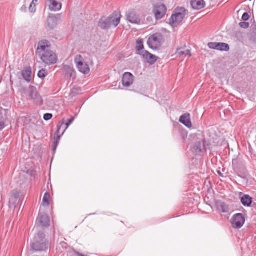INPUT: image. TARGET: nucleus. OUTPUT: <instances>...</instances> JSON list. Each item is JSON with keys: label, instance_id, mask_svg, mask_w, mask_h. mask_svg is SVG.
Instances as JSON below:
<instances>
[{"label": "nucleus", "instance_id": "72a5a7b5", "mask_svg": "<svg viewBox=\"0 0 256 256\" xmlns=\"http://www.w3.org/2000/svg\"><path fill=\"white\" fill-rule=\"evenodd\" d=\"M240 26L242 28H247L249 27L250 26V24L248 22H240Z\"/></svg>", "mask_w": 256, "mask_h": 256}, {"label": "nucleus", "instance_id": "aec40b11", "mask_svg": "<svg viewBox=\"0 0 256 256\" xmlns=\"http://www.w3.org/2000/svg\"><path fill=\"white\" fill-rule=\"evenodd\" d=\"M218 210L222 213H228L230 210L229 207L226 203L219 202L216 203Z\"/></svg>", "mask_w": 256, "mask_h": 256}, {"label": "nucleus", "instance_id": "0eeeda50", "mask_svg": "<svg viewBox=\"0 0 256 256\" xmlns=\"http://www.w3.org/2000/svg\"><path fill=\"white\" fill-rule=\"evenodd\" d=\"M74 62L78 71L84 74H87L90 72L88 64L84 61L83 58L80 55H77L74 58Z\"/></svg>", "mask_w": 256, "mask_h": 256}, {"label": "nucleus", "instance_id": "1a4fd4ad", "mask_svg": "<svg viewBox=\"0 0 256 256\" xmlns=\"http://www.w3.org/2000/svg\"><path fill=\"white\" fill-rule=\"evenodd\" d=\"M245 218L242 214H235L232 220V228H240L245 222Z\"/></svg>", "mask_w": 256, "mask_h": 256}, {"label": "nucleus", "instance_id": "a878e982", "mask_svg": "<svg viewBox=\"0 0 256 256\" xmlns=\"http://www.w3.org/2000/svg\"><path fill=\"white\" fill-rule=\"evenodd\" d=\"M241 202L245 206H250L252 203V198L248 195L244 194L241 198Z\"/></svg>", "mask_w": 256, "mask_h": 256}, {"label": "nucleus", "instance_id": "9d476101", "mask_svg": "<svg viewBox=\"0 0 256 256\" xmlns=\"http://www.w3.org/2000/svg\"><path fill=\"white\" fill-rule=\"evenodd\" d=\"M36 224L42 228H47L50 225V217L45 214H40L37 220Z\"/></svg>", "mask_w": 256, "mask_h": 256}, {"label": "nucleus", "instance_id": "9b49d317", "mask_svg": "<svg viewBox=\"0 0 256 256\" xmlns=\"http://www.w3.org/2000/svg\"><path fill=\"white\" fill-rule=\"evenodd\" d=\"M208 46L210 49L216 50L220 51L228 52L230 50L229 45L223 42H210L208 43Z\"/></svg>", "mask_w": 256, "mask_h": 256}, {"label": "nucleus", "instance_id": "6e6552de", "mask_svg": "<svg viewBox=\"0 0 256 256\" xmlns=\"http://www.w3.org/2000/svg\"><path fill=\"white\" fill-rule=\"evenodd\" d=\"M166 10V6L160 2L154 4L153 12L157 20L162 19L165 16Z\"/></svg>", "mask_w": 256, "mask_h": 256}, {"label": "nucleus", "instance_id": "c9c22d12", "mask_svg": "<svg viewBox=\"0 0 256 256\" xmlns=\"http://www.w3.org/2000/svg\"><path fill=\"white\" fill-rule=\"evenodd\" d=\"M249 19V15L247 12H244L242 16V20L246 21Z\"/></svg>", "mask_w": 256, "mask_h": 256}, {"label": "nucleus", "instance_id": "f257e3e1", "mask_svg": "<svg viewBox=\"0 0 256 256\" xmlns=\"http://www.w3.org/2000/svg\"><path fill=\"white\" fill-rule=\"evenodd\" d=\"M50 42L47 40H42L38 42L36 53L46 64L50 66L56 63L58 56L50 49Z\"/></svg>", "mask_w": 256, "mask_h": 256}, {"label": "nucleus", "instance_id": "423d86ee", "mask_svg": "<svg viewBox=\"0 0 256 256\" xmlns=\"http://www.w3.org/2000/svg\"><path fill=\"white\" fill-rule=\"evenodd\" d=\"M24 90L34 104L40 106L43 104V100L36 87L30 86L28 88H24Z\"/></svg>", "mask_w": 256, "mask_h": 256}, {"label": "nucleus", "instance_id": "7ed1b4c3", "mask_svg": "<svg viewBox=\"0 0 256 256\" xmlns=\"http://www.w3.org/2000/svg\"><path fill=\"white\" fill-rule=\"evenodd\" d=\"M43 231L40 230L34 238V242L31 244V248L35 251H46L50 248L48 240L45 238Z\"/></svg>", "mask_w": 256, "mask_h": 256}, {"label": "nucleus", "instance_id": "bb28decb", "mask_svg": "<svg viewBox=\"0 0 256 256\" xmlns=\"http://www.w3.org/2000/svg\"><path fill=\"white\" fill-rule=\"evenodd\" d=\"M144 42L142 39H138L136 42V50H137V54L140 55V53L142 51H144Z\"/></svg>", "mask_w": 256, "mask_h": 256}, {"label": "nucleus", "instance_id": "4be33fe9", "mask_svg": "<svg viewBox=\"0 0 256 256\" xmlns=\"http://www.w3.org/2000/svg\"><path fill=\"white\" fill-rule=\"evenodd\" d=\"M176 54L177 56L186 58V56L190 58L191 54L189 50H184L182 48H178Z\"/></svg>", "mask_w": 256, "mask_h": 256}, {"label": "nucleus", "instance_id": "20e7f679", "mask_svg": "<svg viewBox=\"0 0 256 256\" xmlns=\"http://www.w3.org/2000/svg\"><path fill=\"white\" fill-rule=\"evenodd\" d=\"M164 42L162 35L160 33H156L150 36L147 41L148 47L153 50L159 48Z\"/></svg>", "mask_w": 256, "mask_h": 256}, {"label": "nucleus", "instance_id": "f03ea898", "mask_svg": "<svg viewBox=\"0 0 256 256\" xmlns=\"http://www.w3.org/2000/svg\"><path fill=\"white\" fill-rule=\"evenodd\" d=\"M121 16L120 12H114L107 18H100L98 26L103 30L109 29L112 26L116 27L120 22Z\"/></svg>", "mask_w": 256, "mask_h": 256}, {"label": "nucleus", "instance_id": "79ce46f5", "mask_svg": "<svg viewBox=\"0 0 256 256\" xmlns=\"http://www.w3.org/2000/svg\"><path fill=\"white\" fill-rule=\"evenodd\" d=\"M24 0L25 1L26 0Z\"/></svg>", "mask_w": 256, "mask_h": 256}, {"label": "nucleus", "instance_id": "2eb2a0df", "mask_svg": "<svg viewBox=\"0 0 256 256\" xmlns=\"http://www.w3.org/2000/svg\"><path fill=\"white\" fill-rule=\"evenodd\" d=\"M7 112L6 110L0 108V131L2 130L6 126V123L8 118Z\"/></svg>", "mask_w": 256, "mask_h": 256}, {"label": "nucleus", "instance_id": "f704fd0d", "mask_svg": "<svg viewBox=\"0 0 256 256\" xmlns=\"http://www.w3.org/2000/svg\"><path fill=\"white\" fill-rule=\"evenodd\" d=\"M52 117V114H46L44 116V119L46 120H50Z\"/></svg>", "mask_w": 256, "mask_h": 256}, {"label": "nucleus", "instance_id": "412c9836", "mask_svg": "<svg viewBox=\"0 0 256 256\" xmlns=\"http://www.w3.org/2000/svg\"><path fill=\"white\" fill-rule=\"evenodd\" d=\"M50 2L49 8L51 10L58 11L62 8V4L55 0H48Z\"/></svg>", "mask_w": 256, "mask_h": 256}, {"label": "nucleus", "instance_id": "ea45409f", "mask_svg": "<svg viewBox=\"0 0 256 256\" xmlns=\"http://www.w3.org/2000/svg\"><path fill=\"white\" fill-rule=\"evenodd\" d=\"M2 76H1V75L0 74V84L2 82Z\"/></svg>", "mask_w": 256, "mask_h": 256}, {"label": "nucleus", "instance_id": "4c0bfd02", "mask_svg": "<svg viewBox=\"0 0 256 256\" xmlns=\"http://www.w3.org/2000/svg\"><path fill=\"white\" fill-rule=\"evenodd\" d=\"M77 88H74L72 90V92H71V94L72 95V96H75V94H74V91L76 90Z\"/></svg>", "mask_w": 256, "mask_h": 256}, {"label": "nucleus", "instance_id": "5701e85b", "mask_svg": "<svg viewBox=\"0 0 256 256\" xmlns=\"http://www.w3.org/2000/svg\"><path fill=\"white\" fill-rule=\"evenodd\" d=\"M22 76L26 82H30L32 80V70L30 68H24L22 71Z\"/></svg>", "mask_w": 256, "mask_h": 256}, {"label": "nucleus", "instance_id": "39448f33", "mask_svg": "<svg viewBox=\"0 0 256 256\" xmlns=\"http://www.w3.org/2000/svg\"><path fill=\"white\" fill-rule=\"evenodd\" d=\"M186 14V10L184 8H180L174 10V14H172L170 18V24L172 27L176 26L177 25L182 22Z\"/></svg>", "mask_w": 256, "mask_h": 256}, {"label": "nucleus", "instance_id": "f3484780", "mask_svg": "<svg viewBox=\"0 0 256 256\" xmlns=\"http://www.w3.org/2000/svg\"><path fill=\"white\" fill-rule=\"evenodd\" d=\"M204 148V142L202 139L196 141L194 145L192 148V150L196 154H198L200 153L203 149Z\"/></svg>", "mask_w": 256, "mask_h": 256}, {"label": "nucleus", "instance_id": "a19ab883", "mask_svg": "<svg viewBox=\"0 0 256 256\" xmlns=\"http://www.w3.org/2000/svg\"><path fill=\"white\" fill-rule=\"evenodd\" d=\"M218 174L219 175L222 176V173L218 171Z\"/></svg>", "mask_w": 256, "mask_h": 256}, {"label": "nucleus", "instance_id": "ddd939ff", "mask_svg": "<svg viewBox=\"0 0 256 256\" xmlns=\"http://www.w3.org/2000/svg\"><path fill=\"white\" fill-rule=\"evenodd\" d=\"M140 55L150 64H154L157 60V57L147 50L142 52Z\"/></svg>", "mask_w": 256, "mask_h": 256}, {"label": "nucleus", "instance_id": "393cba45", "mask_svg": "<svg viewBox=\"0 0 256 256\" xmlns=\"http://www.w3.org/2000/svg\"><path fill=\"white\" fill-rule=\"evenodd\" d=\"M62 70L65 74L68 77H72L75 72L73 66L69 65H63Z\"/></svg>", "mask_w": 256, "mask_h": 256}, {"label": "nucleus", "instance_id": "b1692460", "mask_svg": "<svg viewBox=\"0 0 256 256\" xmlns=\"http://www.w3.org/2000/svg\"><path fill=\"white\" fill-rule=\"evenodd\" d=\"M19 198L18 192H14L12 194L10 198L9 206L10 208H15Z\"/></svg>", "mask_w": 256, "mask_h": 256}, {"label": "nucleus", "instance_id": "c756f323", "mask_svg": "<svg viewBox=\"0 0 256 256\" xmlns=\"http://www.w3.org/2000/svg\"><path fill=\"white\" fill-rule=\"evenodd\" d=\"M47 72L44 69H42L38 72V76L40 78H43L46 76Z\"/></svg>", "mask_w": 256, "mask_h": 256}, {"label": "nucleus", "instance_id": "7c9ffc66", "mask_svg": "<svg viewBox=\"0 0 256 256\" xmlns=\"http://www.w3.org/2000/svg\"><path fill=\"white\" fill-rule=\"evenodd\" d=\"M60 139V136H58V137H56V136L54 137V146L52 148L53 151L56 150L58 146V144L59 142Z\"/></svg>", "mask_w": 256, "mask_h": 256}, {"label": "nucleus", "instance_id": "cd10ccee", "mask_svg": "<svg viewBox=\"0 0 256 256\" xmlns=\"http://www.w3.org/2000/svg\"><path fill=\"white\" fill-rule=\"evenodd\" d=\"M50 204V196L48 192H46L42 200V205L48 206Z\"/></svg>", "mask_w": 256, "mask_h": 256}, {"label": "nucleus", "instance_id": "c85d7f7f", "mask_svg": "<svg viewBox=\"0 0 256 256\" xmlns=\"http://www.w3.org/2000/svg\"><path fill=\"white\" fill-rule=\"evenodd\" d=\"M38 0H32L29 6V10L32 13H34L36 11V6L38 4Z\"/></svg>", "mask_w": 256, "mask_h": 256}, {"label": "nucleus", "instance_id": "e433bc0d", "mask_svg": "<svg viewBox=\"0 0 256 256\" xmlns=\"http://www.w3.org/2000/svg\"><path fill=\"white\" fill-rule=\"evenodd\" d=\"M76 256H88L86 255H85V254H80V253L79 252H76Z\"/></svg>", "mask_w": 256, "mask_h": 256}, {"label": "nucleus", "instance_id": "f8f14e48", "mask_svg": "<svg viewBox=\"0 0 256 256\" xmlns=\"http://www.w3.org/2000/svg\"><path fill=\"white\" fill-rule=\"evenodd\" d=\"M128 20L132 24H139L140 19L139 16L134 10H129L126 14Z\"/></svg>", "mask_w": 256, "mask_h": 256}, {"label": "nucleus", "instance_id": "58836bf2", "mask_svg": "<svg viewBox=\"0 0 256 256\" xmlns=\"http://www.w3.org/2000/svg\"><path fill=\"white\" fill-rule=\"evenodd\" d=\"M26 6H22V7L21 8V10H22V11H25V10H26Z\"/></svg>", "mask_w": 256, "mask_h": 256}, {"label": "nucleus", "instance_id": "a211bd4d", "mask_svg": "<svg viewBox=\"0 0 256 256\" xmlns=\"http://www.w3.org/2000/svg\"><path fill=\"white\" fill-rule=\"evenodd\" d=\"M179 121L188 128H190L192 126L190 114L188 113H186L182 115L180 117Z\"/></svg>", "mask_w": 256, "mask_h": 256}, {"label": "nucleus", "instance_id": "6ab92c4d", "mask_svg": "<svg viewBox=\"0 0 256 256\" xmlns=\"http://www.w3.org/2000/svg\"><path fill=\"white\" fill-rule=\"evenodd\" d=\"M190 4L192 8L196 10L203 8L206 5L204 0H192Z\"/></svg>", "mask_w": 256, "mask_h": 256}, {"label": "nucleus", "instance_id": "473e14b6", "mask_svg": "<svg viewBox=\"0 0 256 256\" xmlns=\"http://www.w3.org/2000/svg\"><path fill=\"white\" fill-rule=\"evenodd\" d=\"M63 124V122L60 125H58L57 126V130L55 132L54 136L58 137V136H60V137L62 136V134L60 135V130L62 127V125Z\"/></svg>", "mask_w": 256, "mask_h": 256}, {"label": "nucleus", "instance_id": "dca6fc26", "mask_svg": "<svg viewBox=\"0 0 256 256\" xmlns=\"http://www.w3.org/2000/svg\"><path fill=\"white\" fill-rule=\"evenodd\" d=\"M60 18L58 16H48L46 21V28L48 30L54 29L58 24Z\"/></svg>", "mask_w": 256, "mask_h": 256}, {"label": "nucleus", "instance_id": "4468645a", "mask_svg": "<svg viewBox=\"0 0 256 256\" xmlns=\"http://www.w3.org/2000/svg\"><path fill=\"white\" fill-rule=\"evenodd\" d=\"M134 80V76L130 72H125L123 74L122 78V83L124 86L129 87L133 83Z\"/></svg>", "mask_w": 256, "mask_h": 256}, {"label": "nucleus", "instance_id": "2f4dec72", "mask_svg": "<svg viewBox=\"0 0 256 256\" xmlns=\"http://www.w3.org/2000/svg\"><path fill=\"white\" fill-rule=\"evenodd\" d=\"M74 117L68 120V121L66 124V128L65 130L62 133V135H63L66 130L68 128V127L74 122Z\"/></svg>", "mask_w": 256, "mask_h": 256}]
</instances>
